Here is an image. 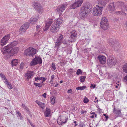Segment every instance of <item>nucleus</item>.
<instances>
[{"mask_svg": "<svg viewBox=\"0 0 127 127\" xmlns=\"http://www.w3.org/2000/svg\"><path fill=\"white\" fill-rule=\"evenodd\" d=\"M54 75H52L51 76V80H52L54 78Z\"/></svg>", "mask_w": 127, "mask_h": 127, "instance_id": "56", "label": "nucleus"}, {"mask_svg": "<svg viewBox=\"0 0 127 127\" xmlns=\"http://www.w3.org/2000/svg\"><path fill=\"white\" fill-rule=\"evenodd\" d=\"M17 114L18 115V116H19L20 118V120H22L23 119V118L21 115V114L20 113L19 111L17 112Z\"/></svg>", "mask_w": 127, "mask_h": 127, "instance_id": "43", "label": "nucleus"}, {"mask_svg": "<svg viewBox=\"0 0 127 127\" xmlns=\"http://www.w3.org/2000/svg\"><path fill=\"white\" fill-rule=\"evenodd\" d=\"M62 43L64 44V45H67V43L66 41V40L65 39H64V40H63L61 41Z\"/></svg>", "mask_w": 127, "mask_h": 127, "instance_id": "46", "label": "nucleus"}, {"mask_svg": "<svg viewBox=\"0 0 127 127\" xmlns=\"http://www.w3.org/2000/svg\"><path fill=\"white\" fill-rule=\"evenodd\" d=\"M75 2L72 4L69 7L70 9H74L80 6L83 2V0H75Z\"/></svg>", "mask_w": 127, "mask_h": 127, "instance_id": "9", "label": "nucleus"}, {"mask_svg": "<svg viewBox=\"0 0 127 127\" xmlns=\"http://www.w3.org/2000/svg\"><path fill=\"white\" fill-rule=\"evenodd\" d=\"M50 83L51 84V85H52V84H53L52 80H51L50 81Z\"/></svg>", "mask_w": 127, "mask_h": 127, "instance_id": "59", "label": "nucleus"}, {"mask_svg": "<svg viewBox=\"0 0 127 127\" xmlns=\"http://www.w3.org/2000/svg\"><path fill=\"white\" fill-rule=\"evenodd\" d=\"M92 8V6L90 3L88 2L85 4L80 9L79 13L80 18L83 19L86 18L87 13L91 11Z\"/></svg>", "mask_w": 127, "mask_h": 127, "instance_id": "2", "label": "nucleus"}, {"mask_svg": "<svg viewBox=\"0 0 127 127\" xmlns=\"http://www.w3.org/2000/svg\"><path fill=\"white\" fill-rule=\"evenodd\" d=\"M116 5L119 8L121 9L122 12L123 11H127V5L125 4L124 2L118 1L116 3Z\"/></svg>", "mask_w": 127, "mask_h": 127, "instance_id": "10", "label": "nucleus"}, {"mask_svg": "<svg viewBox=\"0 0 127 127\" xmlns=\"http://www.w3.org/2000/svg\"><path fill=\"white\" fill-rule=\"evenodd\" d=\"M22 106L24 108L25 107V106H25V105L22 104Z\"/></svg>", "mask_w": 127, "mask_h": 127, "instance_id": "61", "label": "nucleus"}, {"mask_svg": "<svg viewBox=\"0 0 127 127\" xmlns=\"http://www.w3.org/2000/svg\"><path fill=\"white\" fill-rule=\"evenodd\" d=\"M50 109L48 108H47L46 111L44 112V115L45 117H48L50 113Z\"/></svg>", "mask_w": 127, "mask_h": 127, "instance_id": "23", "label": "nucleus"}, {"mask_svg": "<svg viewBox=\"0 0 127 127\" xmlns=\"http://www.w3.org/2000/svg\"><path fill=\"white\" fill-rule=\"evenodd\" d=\"M23 25L25 26V28L26 30H27L29 26V24L28 22H26Z\"/></svg>", "mask_w": 127, "mask_h": 127, "instance_id": "35", "label": "nucleus"}, {"mask_svg": "<svg viewBox=\"0 0 127 127\" xmlns=\"http://www.w3.org/2000/svg\"><path fill=\"white\" fill-rule=\"evenodd\" d=\"M91 86H90V88H92L94 89L96 87V85H95L94 84L93 85V84L91 83Z\"/></svg>", "mask_w": 127, "mask_h": 127, "instance_id": "48", "label": "nucleus"}, {"mask_svg": "<svg viewBox=\"0 0 127 127\" xmlns=\"http://www.w3.org/2000/svg\"><path fill=\"white\" fill-rule=\"evenodd\" d=\"M63 38V35L61 34H60V36L59 37V38H58L57 39L58 40L62 41Z\"/></svg>", "mask_w": 127, "mask_h": 127, "instance_id": "38", "label": "nucleus"}, {"mask_svg": "<svg viewBox=\"0 0 127 127\" xmlns=\"http://www.w3.org/2000/svg\"><path fill=\"white\" fill-rule=\"evenodd\" d=\"M73 70L72 68H71L70 69V72H71L72 73H73V71H72V70Z\"/></svg>", "mask_w": 127, "mask_h": 127, "instance_id": "60", "label": "nucleus"}, {"mask_svg": "<svg viewBox=\"0 0 127 127\" xmlns=\"http://www.w3.org/2000/svg\"><path fill=\"white\" fill-rule=\"evenodd\" d=\"M90 113L91 115L93 114L94 115L95 114V113L94 112H93L92 113Z\"/></svg>", "mask_w": 127, "mask_h": 127, "instance_id": "64", "label": "nucleus"}, {"mask_svg": "<svg viewBox=\"0 0 127 127\" xmlns=\"http://www.w3.org/2000/svg\"><path fill=\"white\" fill-rule=\"evenodd\" d=\"M91 118H94V115H93L92 116H91L90 117Z\"/></svg>", "mask_w": 127, "mask_h": 127, "instance_id": "63", "label": "nucleus"}, {"mask_svg": "<svg viewBox=\"0 0 127 127\" xmlns=\"http://www.w3.org/2000/svg\"><path fill=\"white\" fill-rule=\"evenodd\" d=\"M86 87L85 86H83L82 87H78L76 88V89L78 90H83L85 89Z\"/></svg>", "mask_w": 127, "mask_h": 127, "instance_id": "28", "label": "nucleus"}, {"mask_svg": "<svg viewBox=\"0 0 127 127\" xmlns=\"http://www.w3.org/2000/svg\"><path fill=\"white\" fill-rule=\"evenodd\" d=\"M122 68L124 72L127 73V63L123 65Z\"/></svg>", "mask_w": 127, "mask_h": 127, "instance_id": "27", "label": "nucleus"}, {"mask_svg": "<svg viewBox=\"0 0 127 127\" xmlns=\"http://www.w3.org/2000/svg\"><path fill=\"white\" fill-rule=\"evenodd\" d=\"M55 98L54 97H53L51 98V99H50L51 101V103L53 104H54L55 103Z\"/></svg>", "mask_w": 127, "mask_h": 127, "instance_id": "37", "label": "nucleus"}, {"mask_svg": "<svg viewBox=\"0 0 127 127\" xmlns=\"http://www.w3.org/2000/svg\"><path fill=\"white\" fill-rule=\"evenodd\" d=\"M44 104V103H43L40 102L38 104V105H39L40 107L41 108H43V105Z\"/></svg>", "mask_w": 127, "mask_h": 127, "instance_id": "45", "label": "nucleus"}, {"mask_svg": "<svg viewBox=\"0 0 127 127\" xmlns=\"http://www.w3.org/2000/svg\"><path fill=\"white\" fill-rule=\"evenodd\" d=\"M100 63L102 64H104L106 62V57L102 55H100L97 57Z\"/></svg>", "mask_w": 127, "mask_h": 127, "instance_id": "14", "label": "nucleus"}, {"mask_svg": "<svg viewBox=\"0 0 127 127\" xmlns=\"http://www.w3.org/2000/svg\"><path fill=\"white\" fill-rule=\"evenodd\" d=\"M124 11H123L122 12V11H116L115 12V13L116 14H117L121 15V14H122V13H124Z\"/></svg>", "mask_w": 127, "mask_h": 127, "instance_id": "42", "label": "nucleus"}, {"mask_svg": "<svg viewBox=\"0 0 127 127\" xmlns=\"http://www.w3.org/2000/svg\"><path fill=\"white\" fill-rule=\"evenodd\" d=\"M103 115L106 118V120H107L108 119L109 117L108 116L106 115V114H103Z\"/></svg>", "mask_w": 127, "mask_h": 127, "instance_id": "51", "label": "nucleus"}, {"mask_svg": "<svg viewBox=\"0 0 127 127\" xmlns=\"http://www.w3.org/2000/svg\"><path fill=\"white\" fill-rule=\"evenodd\" d=\"M32 6L39 13H42L43 12L42 6L41 4L38 2H33L32 3Z\"/></svg>", "mask_w": 127, "mask_h": 127, "instance_id": "8", "label": "nucleus"}, {"mask_svg": "<svg viewBox=\"0 0 127 127\" xmlns=\"http://www.w3.org/2000/svg\"><path fill=\"white\" fill-rule=\"evenodd\" d=\"M100 26L101 28L104 30H107L108 28V24L107 23H103L102 21L100 22Z\"/></svg>", "mask_w": 127, "mask_h": 127, "instance_id": "20", "label": "nucleus"}, {"mask_svg": "<svg viewBox=\"0 0 127 127\" xmlns=\"http://www.w3.org/2000/svg\"><path fill=\"white\" fill-rule=\"evenodd\" d=\"M24 63L23 62H22L21 63L20 65V68L19 71H22V70L24 68Z\"/></svg>", "mask_w": 127, "mask_h": 127, "instance_id": "34", "label": "nucleus"}, {"mask_svg": "<svg viewBox=\"0 0 127 127\" xmlns=\"http://www.w3.org/2000/svg\"><path fill=\"white\" fill-rule=\"evenodd\" d=\"M106 4V2L104 1L101 2L100 4L101 6L96 5L93 9V15L94 16H97L100 15L102 13V10L103 9V7Z\"/></svg>", "mask_w": 127, "mask_h": 127, "instance_id": "4", "label": "nucleus"}, {"mask_svg": "<svg viewBox=\"0 0 127 127\" xmlns=\"http://www.w3.org/2000/svg\"><path fill=\"white\" fill-rule=\"evenodd\" d=\"M19 60L17 59H15L12 60L11 62V64L12 66H17L18 64V61Z\"/></svg>", "mask_w": 127, "mask_h": 127, "instance_id": "22", "label": "nucleus"}, {"mask_svg": "<svg viewBox=\"0 0 127 127\" xmlns=\"http://www.w3.org/2000/svg\"><path fill=\"white\" fill-rule=\"evenodd\" d=\"M42 77H36L35 78V80L36 81L38 80H42Z\"/></svg>", "mask_w": 127, "mask_h": 127, "instance_id": "44", "label": "nucleus"}, {"mask_svg": "<svg viewBox=\"0 0 127 127\" xmlns=\"http://www.w3.org/2000/svg\"><path fill=\"white\" fill-rule=\"evenodd\" d=\"M77 35V33L75 31H74L72 32L70 35V38H71V42H74L75 41Z\"/></svg>", "mask_w": 127, "mask_h": 127, "instance_id": "18", "label": "nucleus"}, {"mask_svg": "<svg viewBox=\"0 0 127 127\" xmlns=\"http://www.w3.org/2000/svg\"><path fill=\"white\" fill-rule=\"evenodd\" d=\"M102 21L103 22V23H107V22H108V21L107 19L105 17H103L102 19L101 22Z\"/></svg>", "mask_w": 127, "mask_h": 127, "instance_id": "32", "label": "nucleus"}, {"mask_svg": "<svg viewBox=\"0 0 127 127\" xmlns=\"http://www.w3.org/2000/svg\"><path fill=\"white\" fill-rule=\"evenodd\" d=\"M109 44L114 49L117 51L119 50L120 44L114 39L110 38L109 40Z\"/></svg>", "mask_w": 127, "mask_h": 127, "instance_id": "5", "label": "nucleus"}, {"mask_svg": "<svg viewBox=\"0 0 127 127\" xmlns=\"http://www.w3.org/2000/svg\"><path fill=\"white\" fill-rule=\"evenodd\" d=\"M85 125L83 122L81 121L79 123L78 126L79 127H85Z\"/></svg>", "mask_w": 127, "mask_h": 127, "instance_id": "33", "label": "nucleus"}, {"mask_svg": "<svg viewBox=\"0 0 127 127\" xmlns=\"http://www.w3.org/2000/svg\"><path fill=\"white\" fill-rule=\"evenodd\" d=\"M51 67L54 70H55L56 68L55 67V65L53 63H52V64Z\"/></svg>", "mask_w": 127, "mask_h": 127, "instance_id": "47", "label": "nucleus"}, {"mask_svg": "<svg viewBox=\"0 0 127 127\" xmlns=\"http://www.w3.org/2000/svg\"><path fill=\"white\" fill-rule=\"evenodd\" d=\"M46 93H44L42 95V96L43 97H44V98H46Z\"/></svg>", "mask_w": 127, "mask_h": 127, "instance_id": "52", "label": "nucleus"}, {"mask_svg": "<svg viewBox=\"0 0 127 127\" xmlns=\"http://www.w3.org/2000/svg\"><path fill=\"white\" fill-rule=\"evenodd\" d=\"M10 34H9L5 35L1 40V46H2L5 45L10 38Z\"/></svg>", "mask_w": 127, "mask_h": 127, "instance_id": "12", "label": "nucleus"}, {"mask_svg": "<svg viewBox=\"0 0 127 127\" xmlns=\"http://www.w3.org/2000/svg\"><path fill=\"white\" fill-rule=\"evenodd\" d=\"M26 30V29L25 28V26L23 25H22L19 30H20L23 31H24Z\"/></svg>", "mask_w": 127, "mask_h": 127, "instance_id": "41", "label": "nucleus"}, {"mask_svg": "<svg viewBox=\"0 0 127 127\" xmlns=\"http://www.w3.org/2000/svg\"><path fill=\"white\" fill-rule=\"evenodd\" d=\"M0 76L1 77L3 80L4 81H6L7 80L5 76L2 73L0 74Z\"/></svg>", "mask_w": 127, "mask_h": 127, "instance_id": "30", "label": "nucleus"}, {"mask_svg": "<svg viewBox=\"0 0 127 127\" xmlns=\"http://www.w3.org/2000/svg\"><path fill=\"white\" fill-rule=\"evenodd\" d=\"M42 63V60L41 58L39 56H35V57L32 59L30 64L31 66H33L34 65L38 64H40Z\"/></svg>", "mask_w": 127, "mask_h": 127, "instance_id": "7", "label": "nucleus"}, {"mask_svg": "<svg viewBox=\"0 0 127 127\" xmlns=\"http://www.w3.org/2000/svg\"><path fill=\"white\" fill-rule=\"evenodd\" d=\"M86 111H85L82 110L81 112V114H83L85 113H86Z\"/></svg>", "mask_w": 127, "mask_h": 127, "instance_id": "55", "label": "nucleus"}, {"mask_svg": "<svg viewBox=\"0 0 127 127\" xmlns=\"http://www.w3.org/2000/svg\"><path fill=\"white\" fill-rule=\"evenodd\" d=\"M62 43L61 41L57 39L56 42L55 43V47L59 48V46Z\"/></svg>", "mask_w": 127, "mask_h": 127, "instance_id": "26", "label": "nucleus"}, {"mask_svg": "<svg viewBox=\"0 0 127 127\" xmlns=\"http://www.w3.org/2000/svg\"><path fill=\"white\" fill-rule=\"evenodd\" d=\"M32 73H33V71H27V73H26L25 76L27 77V80L29 81V79L31 78L33 74Z\"/></svg>", "mask_w": 127, "mask_h": 127, "instance_id": "19", "label": "nucleus"}, {"mask_svg": "<svg viewBox=\"0 0 127 127\" xmlns=\"http://www.w3.org/2000/svg\"><path fill=\"white\" fill-rule=\"evenodd\" d=\"M113 112L116 117L120 116L122 115L120 109H116L115 107L114 108Z\"/></svg>", "mask_w": 127, "mask_h": 127, "instance_id": "16", "label": "nucleus"}, {"mask_svg": "<svg viewBox=\"0 0 127 127\" xmlns=\"http://www.w3.org/2000/svg\"><path fill=\"white\" fill-rule=\"evenodd\" d=\"M99 109V111L100 112H101L102 111L101 109L100 108H99V109Z\"/></svg>", "mask_w": 127, "mask_h": 127, "instance_id": "62", "label": "nucleus"}, {"mask_svg": "<svg viewBox=\"0 0 127 127\" xmlns=\"http://www.w3.org/2000/svg\"><path fill=\"white\" fill-rule=\"evenodd\" d=\"M37 50L34 48L30 47L26 49L24 52L25 55L27 56H29L30 57H32L36 54Z\"/></svg>", "mask_w": 127, "mask_h": 127, "instance_id": "6", "label": "nucleus"}, {"mask_svg": "<svg viewBox=\"0 0 127 127\" xmlns=\"http://www.w3.org/2000/svg\"><path fill=\"white\" fill-rule=\"evenodd\" d=\"M66 5L65 4L61 5L55 9V11L56 12L61 13L65 10Z\"/></svg>", "mask_w": 127, "mask_h": 127, "instance_id": "13", "label": "nucleus"}, {"mask_svg": "<svg viewBox=\"0 0 127 127\" xmlns=\"http://www.w3.org/2000/svg\"><path fill=\"white\" fill-rule=\"evenodd\" d=\"M117 62L116 59L113 57H109L107 61L108 64L109 66L115 65Z\"/></svg>", "mask_w": 127, "mask_h": 127, "instance_id": "11", "label": "nucleus"}, {"mask_svg": "<svg viewBox=\"0 0 127 127\" xmlns=\"http://www.w3.org/2000/svg\"><path fill=\"white\" fill-rule=\"evenodd\" d=\"M123 78V81L126 83V84H127V75Z\"/></svg>", "mask_w": 127, "mask_h": 127, "instance_id": "39", "label": "nucleus"}, {"mask_svg": "<svg viewBox=\"0 0 127 127\" xmlns=\"http://www.w3.org/2000/svg\"><path fill=\"white\" fill-rule=\"evenodd\" d=\"M34 85L36 87H39V85H40L41 84V83H37L35 82H34Z\"/></svg>", "mask_w": 127, "mask_h": 127, "instance_id": "50", "label": "nucleus"}, {"mask_svg": "<svg viewBox=\"0 0 127 127\" xmlns=\"http://www.w3.org/2000/svg\"><path fill=\"white\" fill-rule=\"evenodd\" d=\"M42 81H45V80H46V79L44 77H42Z\"/></svg>", "mask_w": 127, "mask_h": 127, "instance_id": "58", "label": "nucleus"}, {"mask_svg": "<svg viewBox=\"0 0 127 127\" xmlns=\"http://www.w3.org/2000/svg\"><path fill=\"white\" fill-rule=\"evenodd\" d=\"M108 9L109 10L111 11H114L115 9V8L114 3H111L108 6Z\"/></svg>", "mask_w": 127, "mask_h": 127, "instance_id": "21", "label": "nucleus"}, {"mask_svg": "<svg viewBox=\"0 0 127 127\" xmlns=\"http://www.w3.org/2000/svg\"><path fill=\"white\" fill-rule=\"evenodd\" d=\"M89 101L88 99L86 97H85L84 99L83 102L85 103H87Z\"/></svg>", "mask_w": 127, "mask_h": 127, "instance_id": "36", "label": "nucleus"}, {"mask_svg": "<svg viewBox=\"0 0 127 127\" xmlns=\"http://www.w3.org/2000/svg\"><path fill=\"white\" fill-rule=\"evenodd\" d=\"M40 26L39 25H38L36 27V31H37L39 32Z\"/></svg>", "mask_w": 127, "mask_h": 127, "instance_id": "49", "label": "nucleus"}, {"mask_svg": "<svg viewBox=\"0 0 127 127\" xmlns=\"http://www.w3.org/2000/svg\"><path fill=\"white\" fill-rule=\"evenodd\" d=\"M53 22V19H50L47 23L45 24V26L44 28V31H46L48 30L49 27L52 23Z\"/></svg>", "mask_w": 127, "mask_h": 127, "instance_id": "17", "label": "nucleus"}, {"mask_svg": "<svg viewBox=\"0 0 127 127\" xmlns=\"http://www.w3.org/2000/svg\"><path fill=\"white\" fill-rule=\"evenodd\" d=\"M83 72L82 70L80 69H78L76 72V74L77 75H79L80 74L82 75Z\"/></svg>", "mask_w": 127, "mask_h": 127, "instance_id": "31", "label": "nucleus"}, {"mask_svg": "<svg viewBox=\"0 0 127 127\" xmlns=\"http://www.w3.org/2000/svg\"><path fill=\"white\" fill-rule=\"evenodd\" d=\"M72 91V90L71 89H70L67 91V92L68 93H71Z\"/></svg>", "mask_w": 127, "mask_h": 127, "instance_id": "53", "label": "nucleus"}, {"mask_svg": "<svg viewBox=\"0 0 127 127\" xmlns=\"http://www.w3.org/2000/svg\"><path fill=\"white\" fill-rule=\"evenodd\" d=\"M73 123L75 124L74 126H76L78 125V124L77 123V122L76 121H74Z\"/></svg>", "mask_w": 127, "mask_h": 127, "instance_id": "54", "label": "nucleus"}, {"mask_svg": "<svg viewBox=\"0 0 127 127\" xmlns=\"http://www.w3.org/2000/svg\"><path fill=\"white\" fill-rule=\"evenodd\" d=\"M18 43L17 41H13L3 48L4 53H5L7 58H10L11 56L16 54L17 53L19 50L18 48L17 47L13 48L17 45Z\"/></svg>", "mask_w": 127, "mask_h": 127, "instance_id": "1", "label": "nucleus"}, {"mask_svg": "<svg viewBox=\"0 0 127 127\" xmlns=\"http://www.w3.org/2000/svg\"><path fill=\"white\" fill-rule=\"evenodd\" d=\"M38 17H37L36 18H30V21H29V22L32 24H34L35 22H36L37 21V20L38 19Z\"/></svg>", "mask_w": 127, "mask_h": 127, "instance_id": "24", "label": "nucleus"}, {"mask_svg": "<svg viewBox=\"0 0 127 127\" xmlns=\"http://www.w3.org/2000/svg\"><path fill=\"white\" fill-rule=\"evenodd\" d=\"M86 78L85 76H81L80 77V82L83 83L85 81V78Z\"/></svg>", "mask_w": 127, "mask_h": 127, "instance_id": "29", "label": "nucleus"}, {"mask_svg": "<svg viewBox=\"0 0 127 127\" xmlns=\"http://www.w3.org/2000/svg\"><path fill=\"white\" fill-rule=\"evenodd\" d=\"M8 80L6 81H4V82L7 85L8 88L10 89L12 88V87L11 83H9Z\"/></svg>", "mask_w": 127, "mask_h": 127, "instance_id": "25", "label": "nucleus"}, {"mask_svg": "<svg viewBox=\"0 0 127 127\" xmlns=\"http://www.w3.org/2000/svg\"><path fill=\"white\" fill-rule=\"evenodd\" d=\"M63 21L61 19L58 18L55 21L51 27L50 31L53 33H56L59 31L60 26L62 23Z\"/></svg>", "mask_w": 127, "mask_h": 127, "instance_id": "3", "label": "nucleus"}, {"mask_svg": "<svg viewBox=\"0 0 127 127\" xmlns=\"http://www.w3.org/2000/svg\"><path fill=\"white\" fill-rule=\"evenodd\" d=\"M19 41L21 43L24 42H25V39L23 38H20L19 39Z\"/></svg>", "mask_w": 127, "mask_h": 127, "instance_id": "40", "label": "nucleus"}, {"mask_svg": "<svg viewBox=\"0 0 127 127\" xmlns=\"http://www.w3.org/2000/svg\"><path fill=\"white\" fill-rule=\"evenodd\" d=\"M40 102L39 101H38V100H36V101H35V102L37 103V104H38H38Z\"/></svg>", "mask_w": 127, "mask_h": 127, "instance_id": "57", "label": "nucleus"}, {"mask_svg": "<svg viewBox=\"0 0 127 127\" xmlns=\"http://www.w3.org/2000/svg\"><path fill=\"white\" fill-rule=\"evenodd\" d=\"M68 119V118H67L65 116H62L61 120H57V123L59 125H61L63 123L65 124L67 122Z\"/></svg>", "mask_w": 127, "mask_h": 127, "instance_id": "15", "label": "nucleus"}]
</instances>
